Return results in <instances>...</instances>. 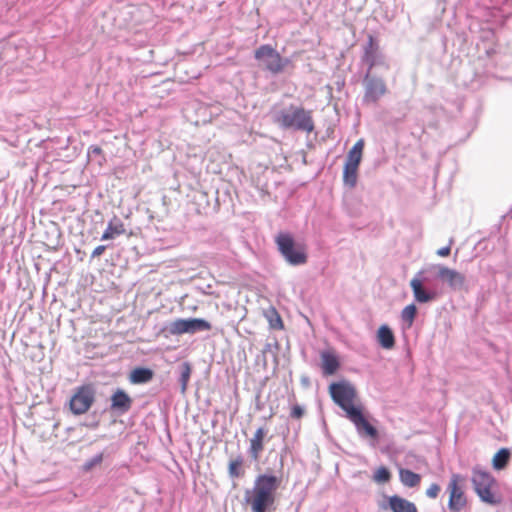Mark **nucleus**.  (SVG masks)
<instances>
[{
	"mask_svg": "<svg viewBox=\"0 0 512 512\" xmlns=\"http://www.w3.org/2000/svg\"><path fill=\"white\" fill-rule=\"evenodd\" d=\"M211 329V324L201 318L176 319L168 327L171 335L194 334L198 331H209Z\"/></svg>",
	"mask_w": 512,
	"mask_h": 512,
	"instance_id": "obj_10",
	"label": "nucleus"
},
{
	"mask_svg": "<svg viewBox=\"0 0 512 512\" xmlns=\"http://www.w3.org/2000/svg\"><path fill=\"white\" fill-rule=\"evenodd\" d=\"M387 504H380L383 510L390 509L392 512H418L416 505L398 495L386 496Z\"/></svg>",
	"mask_w": 512,
	"mask_h": 512,
	"instance_id": "obj_15",
	"label": "nucleus"
},
{
	"mask_svg": "<svg viewBox=\"0 0 512 512\" xmlns=\"http://www.w3.org/2000/svg\"><path fill=\"white\" fill-rule=\"evenodd\" d=\"M362 62L367 65V71L371 73L375 67L389 68L385 56L380 50L379 44L372 35L368 36L367 42L363 47Z\"/></svg>",
	"mask_w": 512,
	"mask_h": 512,
	"instance_id": "obj_9",
	"label": "nucleus"
},
{
	"mask_svg": "<svg viewBox=\"0 0 512 512\" xmlns=\"http://www.w3.org/2000/svg\"><path fill=\"white\" fill-rule=\"evenodd\" d=\"M364 86V101L367 103L377 102L387 91L386 84L383 79L371 76L369 71H366L364 76Z\"/></svg>",
	"mask_w": 512,
	"mask_h": 512,
	"instance_id": "obj_11",
	"label": "nucleus"
},
{
	"mask_svg": "<svg viewBox=\"0 0 512 512\" xmlns=\"http://www.w3.org/2000/svg\"><path fill=\"white\" fill-rule=\"evenodd\" d=\"M511 453L507 448H501L492 459L493 468L496 470L504 469L510 460Z\"/></svg>",
	"mask_w": 512,
	"mask_h": 512,
	"instance_id": "obj_25",
	"label": "nucleus"
},
{
	"mask_svg": "<svg viewBox=\"0 0 512 512\" xmlns=\"http://www.w3.org/2000/svg\"><path fill=\"white\" fill-rule=\"evenodd\" d=\"M437 269L439 279L447 283L451 289L457 290L463 288L465 284V276L462 273L444 265H439Z\"/></svg>",
	"mask_w": 512,
	"mask_h": 512,
	"instance_id": "obj_14",
	"label": "nucleus"
},
{
	"mask_svg": "<svg viewBox=\"0 0 512 512\" xmlns=\"http://www.w3.org/2000/svg\"><path fill=\"white\" fill-rule=\"evenodd\" d=\"M364 147V140L359 139L354 146L351 148V150L348 152L346 164L352 165V166H358L361 158H362V151Z\"/></svg>",
	"mask_w": 512,
	"mask_h": 512,
	"instance_id": "obj_23",
	"label": "nucleus"
},
{
	"mask_svg": "<svg viewBox=\"0 0 512 512\" xmlns=\"http://www.w3.org/2000/svg\"><path fill=\"white\" fill-rule=\"evenodd\" d=\"M102 153L101 148L97 146H91L88 150V156L91 157L92 155H100Z\"/></svg>",
	"mask_w": 512,
	"mask_h": 512,
	"instance_id": "obj_36",
	"label": "nucleus"
},
{
	"mask_svg": "<svg viewBox=\"0 0 512 512\" xmlns=\"http://www.w3.org/2000/svg\"><path fill=\"white\" fill-rule=\"evenodd\" d=\"M399 479L408 488L417 487L421 483V475L406 468L399 469Z\"/></svg>",
	"mask_w": 512,
	"mask_h": 512,
	"instance_id": "obj_20",
	"label": "nucleus"
},
{
	"mask_svg": "<svg viewBox=\"0 0 512 512\" xmlns=\"http://www.w3.org/2000/svg\"><path fill=\"white\" fill-rule=\"evenodd\" d=\"M464 478L460 474H452L447 485L449 494L448 509L451 512H460L467 505V497L463 488Z\"/></svg>",
	"mask_w": 512,
	"mask_h": 512,
	"instance_id": "obj_7",
	"label": "nucleus"
},
{
	"mask_svg": "<svg viewBox=\"0 0 512 512\" xmlns=\"http://www.w3.org/2000/svg\"><path fill=\"white\" fill-rule=\"evenodd\" d=\"M282 477L274 474H259L253 485L244 493V502L251 512H273L277 507V494Z\"/></svg>",
	"mask_w": 512,
	"mask_h": 512,
	"instance_id": "obj_1",
	"label": "nucleus"
},
{
	"mask_svg": "<svg viewBox=\"0 0 512 512\" xmlns=\"http://www.w3.org/2000/svg\"><path fill=\"white\" fill-rule=\"evenodd\" d=\"M377 338L379 344L385 349H391L395 345L394 334L392 330L386 325H383L379 328Z\"/></svg>",
	"mask_w": 512,
	"mask_h": 512,
	"instance_id": "obj_21",
	"label": "nucleus"
},
{
	"mask_svg": "<svg viewBox=\"0 0 512 512\" xmlns=\"http://www.w3.org/2000/svg\"><path fill=\"white\" fill-rule=\"evenodd\" d=\"M105 249H106V246H104V245H99V246H97V247L92 251L91 257H92V258H96V257L101 256V255L104 253Z\"/></svg>",
	"mask_w": 512,
	"mask_h": 512,
	"instance_id": "obj_34",
	"label": "nucleus"
},
{
	"mask_svg": "<svg viewBox=\"0 0 512 512\" xmlns=\"http://www.w3.org/2000/svg\"><path fill=\"white\" fill-rule=\"evenodd\" d=\"M417 314V307L415 304H409L401 311V319L410 328L415 320Z\"/></svg>",
	"mask_w": 512,
	"mask_h": 512,
	"instance_id": "obj_26",
	"label": "nucleus"
},
{
	"mask_svg": "<svg viewBox=\"0 0 512 512\" xmlns=\"http://www.w3.org/2000/svg\"><path fill=\"white\" fill-rule=\"evenodd\" d=\"M391 479V473L390 471L384 467V466H381L379 467L374 475H373V480L376 482V483H387L389 482Z\"/></svg>",
	"mask_w": 512,
	"mask_h": 512,
	"instance_id": "obj_29",
	"label": "nucleus"
},
{
	"mask_svg": "<svg viewBox=\"0 0 512 512\" xmlns=\"http://www.w3.org/2000/svg\"><path fill=\"white\" fill-rule=\"evenodd\" d=\"M267 318H268L269 325L271 328L277 329V330L283 329V327H284L283 321H282L280 315L278 314V312L276 311V309H274V308L270 309L268 311Z\"/></svg>",
	"mask_w": 512,
	"mask_h": 512,
	"instance_id": "obj_28",
	"label": "nucleus"
},
{
	"mask_svg": "<svg viewBox=\"0 0 512 512\" xmlns=\"http://www.w3.org/2000/svg\"><path fill=\"white\" fill-rule=\"evenodd\" d=\"M329 393L333 401L345 411L346 417L350 415L351 411H356L362 407L354 404L357 393L348 382L332 383L329 386Z\"/></svg>",
	"mask_w": 512,
	"mask_h": 512,
	"instance_id": "obj_5",
	"label": "nucleus"
},
{
	"mask_svg": "<svg viewBox=\"0 0 512 512\" xmlns=\"http://www.w3.org/2000/svg\"><path fill=\"white\" fill-rule=\"evenodd\" d=\"M190 374H191V369H190V366L188 364H185L184 365V369L181 373V385H182V391L184 392L187 388V383L189 381V378H190Z\"/></svg>",
	"mask_w": 512,
	"mask_h": 512,
	"instance_id": "obj_30",
	"label": "nucleus"
},
{
	"mask_svg": "<svg viewBox=\"0 0 512 512\" xmlns=\"http://www.w3.org/2000/svg\"><path fill=\"white\" fill-rule=\"evenodd\" d=\"M305 414V410L299 404H295L291 407L290 416L293 419H301Z\"/></svg>",
	"mask_w": 512,
	"mask_h": 512,
	"instance_id": "obj_32",
	"label": "nucleus"
},
{
	"mask_svg": "<svg viewBox=\"0 0 512 512\" xmlns=\"http://www.w3.org/2000/svg\"><path fill=\"white\" fill-rule=\"evenodd\" d=\"M153 378V371L148 368H135L130 374V381L134 384L146 383Z\"/></svg>",
	"mask_w": 512,
	"mask_h": 512,
	"instance_id": "obj_24",
	"label": "nucleus"
},
{
	"mask_svg": "<svg viewBox=\"0 0 512 512\" xmlns=\"http://www.w3.org/2000/svg\"><path fill=\"white\" fill-rule=\"evenodd\" d=\"M440 486L436 483H433L431 484L427 490H426V495L429 497V498H432V499H435L438 497L439 493H440Z\"/></svg>",
	"mask_w": 512,
	"mask_h": 512,
	"instance_id": "obj_33",
	"label": "nucleus"
},
{
	"mask_svg": "<svg viewBox=\"0 0 512 512\" xmlns=\"http://www.w3.org/2000/svg\"><path fill=\"white\" fill-rule=\"evenodd\" d=\"M471 482L475 493L482 502L493 506L502 503V496L498 492L497 481L490 472L474 467L472 469Z\"/></svg>",
	"mask_w": 512,
	"mask_h": 512,
	"instance_id": "obj_3",
	"label": "nucleus"
},
{
	"mask_svg": "<svg viewBox=\"0 0 512 512\" xmlns=\"http://www.w3.org/2000/svg\"><path fill=\"white\" fill-rule=\"evenodd\" d=\"M273 120L283 129H293L311 133L314 122L310 111L301 106L289 105L273 113Z\"/></svg>",
	"mask_w": 512,
	"mask_h": 512,
	"instance_id": "obj_2",
	"label": "nucleus"
},
{
	"mask_svg": "<svg viewBox=\"0 0 512 512\" xmlns=\"http://www.w3.org/2000/svg\"><path fill=\"white\" fill-rule=\"evenodd\" d=\"M132 406L131 397L123 390L118 389L111 397V408L122 413L130 410Z\"/></svg>",
	"mask_w": 512,
	"mask_h": 512,
	"instance_id": "obj_18",
	"label": "nucleus"
},
{
	"mask_svg": "<svg viewBox=\"0 0 512 512\" xmlns=\"http://www.w3.org/2000/svg\"><path fill=\"white\" fill-rule=\"evenodd\" d=\"M125 233V227L123 222L117 218L114 217L109 223L107 228L105 229L104 233L102 234L101 239L102 240H110L114 239L117 236H120Z\"/></svg>",
	"mask_w": 512,
	"mask_h": 512,
	"instance_id": "obj_19",
	"label": "nucleus"
},
{
	"mask_svg": "<svg viewBox=\"0 0 512 512\" xmlns=\"http://www.w3.org/2000/svg\"><path fill=\"white\" fill-rule=\"evenodd\" d=\"M423 274L420 271L417 276L411 279L410 287L413 291V296L415 301L418 303H428L435 300L438 297V294L435 291L427 290L424 287L423 279L420 276Z\"/></svg>",
	"mask_w": 512,
	"mask_h": 512,
	"instance_id": "obj_13",
	"label": "nucleus"
},
{
	"mask_svg": "<svg viewBox=\"0 0 512 512\" xmlns=\"http://www.w3.org/2000/svg\"><path fill=\"white\" fill-rule=\"evenodd\" d=\"M95 400V390L91 384H85L76 388L69 401V408L75 415L86 413Z\"/></svg>",
	"mask_w": 512,
	"mask_h": 512,
	"instance_id": "obj_8",
	"label": "nucleus"
},
{
	"mask_svg": "<svg viewBox=\"0 0 512 512\" xmlns=\"http://www.w3.org/2000/svg\"><path fill=\"white\" fill-rule=\"evenodd\" d=\"M450 253H451L450 245H448L446 247H442L437 250V255H439L440 257H447L450 255Z\"/></svg>",
	"mask_w": 512,
	"mask_h": 512,
	"instance_id": "obj_35",
	"label": "nucleus"
},
{
	"mask_svg": "<svg viewBox=\"0 0 512 512\" xmlns=\"http://www.w3.org/2000/svg\"><path fill=\"white\" fill-rule=\"evenodd\" d=\"M255 59L260 62L263 68L272 74L281 73L290 63L288 58H283L271 45H261L255 51Z\"/></svg>",
	"mask_w": 512,
	"mask_h": 512,
	"instance_id": "obj_6",
	"label": "nucleus"
},
{
	"mask_svg": "<svg viewBox=\"0 0 512 512\" xmlns=\"http://www.w3.org/2000/svg\"><path fill=\"white\" fill-rule=\"evenodd\" d=\"M278 250L291 265H302L307 262V253L303 245L295 243L289 233L281 232L275 238Z\"/></svg>",
	"mask_w": 512,
	"mask_h": 512,
	"instance_id": "obj_4",
	"label": "nucleus"
},
{
	"mask_svg": "<svg viewBox=\"0 0 512 512\" xmlns=\"http://www.w3.org/2000/svg\"><path fill=\"white\" fill-rule=\"evenodd\" d=\"M358 166H352L345 163L344 166V182L349 188H353L357 180Z\"/></svg>",
	"mask_w": 512,
	"mask_h": 512,
	"instance_id": "obj_27",
	"label": "nucleus"
},
{
	"mask_svg": "<svg viewBox=\"0 0 512 512\" xmlns=\"http://www.w3.org/2000/svg\"><path fill=\"white\" fill-rule=\"evenodd\" d=\"M356 427L361 436L376 439L378 437L377 429L372 426L364 417L362 407L356 411H351L347 417Z\"/></svg>",
	"mask_w": 512,
	"mask_h": 512,
	"instance_id": "obj_12",
	"label": "nucleus"
},
{
	"mask_svg": "<svg viewBox=\"0 0 512 512\" xmlns=\"http://www.w3.org/2000/svg\"><path fill=\"white\" fill-rule=\"evenodd\" d=\"M267 436V429L259 427L254 432L249 440V455L252 460L258 461L265 448V438Z\"/></svg>",
	"mask_w": 512,
	"mask_h": 512,
	"instance_id": "obj_16",
	"label": "nucleus"
},
{
	"mask_svg": "<svg viewBox=\"0 0 512 512\" xmlns=\"http://www.w3.org/2000/svg\"><path fill=\"white\" fill-rule=\"evenodd\" d=\"M228 474L233 479L244 476V459L241 455H238L229 461Z\"/></svg>",
	"mask_w": 512,
	"mask_h": 512,
	"instance_id": "obj_22",
	"label": "nucleus"
},
{
	"mask_svg": "<svg viewBox=\"0 0 512 512\" xmlns=\"http://www.w3.org/2000/svg\"><path fill=\"white\" fill-rule=\"evenodd\" d=\"M340 367L337 355L332 351H323L321 353V368L324 375H333Z\"/></svg>",
	"mask_w": 512,
	"mask_h": 512,
	"instance_id": "obj_17",
	"label": "nucleus"
},
{
	"mask_svg": "<svg viewBox=\"0 0 512 512\" xmlns=\"http://www.w3.org/2000/svg\"><path fill=\"white\" fill-rule=\"evenodd\" d=\"M103 460V454L100 453L98 455H96L95 457H93L92 459H90L89 461H87L85 464H84V470L85 471H89L91 470L93 467L101 464Z\"/></svg>",
	"mask_w": 512,
	"mask_h": 512,
	"instance_id": "obj_31",
	"label": "nucleus"
}]
</instances>
